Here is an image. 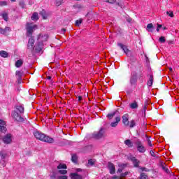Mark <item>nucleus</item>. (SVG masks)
<instances>
[{"instance_id":"obj_1","label":"nucleus","mask_w":179,"mask_h":179,"mask_svg":"<svg viewBox=\"0 0 179 179\" xmlns=\"http://www.w3.org/2000/svg\"><path fill=\"white\" fill-rule=\"evenodd\" d=\"M34 135L35 138L41 141L42 142H47L48 143H54V138H50L48 136L40 132V131H35L34 132Z\"/></svg>"},{"instance_id":"obj_2","label":"nucleus","mask_w":179,"mask_h":179,"mask_svg":"<svg viewBox=\"0 0 179 179\" xmlns=\"http://www.w3.org/2000/svg\"><path fill=\"white\" fill-rule=\"evenodd\" d=\"M106 136H107V135L106 134V129L101 128L99 131H94V133H92L91 138H92L93 139H96V141H99L100 139L106 138Z\"/></svg>"},{"instance_id":"obj_3","label":"nucleus","mask_w":179,"mask_h":179,"mask_svg":"<svg viewBox=\"0 0 179 179\" xmlns=\"http://www.w3.org/2000/svg\"><path fill=\"white\" fill-rule=\"evenodd\" d=\"M37 29V25L34 24L33 23H27V37H31L33 36V31Z\"/></svg>"},{"instance_id":"obj_4","label":"nucleus","mask_w":179,"mask_h":179,"mask_svg":"<svg viewBox=\"0 0 179 179\" xmlns=\"http://www.w3.org/2000/svg\"><path fill=\"white\" fill-rule=\"evenodd\" d=\"M136 145L137 146V150L140 153H145V152H146V148H145V146H143V144H142V141L141 140H136Z\"/></svg>"},{"instance_id":"obj_5","label":"nucleus","mask_w":179,"mask_h":179,"mask_svg":"<svg viewBox=\"0 0 179 179\" xmlns=\"http://www.w3.org/2000/svg\"><path fill=\"white\" fill-rule=\"evenodd\" d=\"M11 115L13 118L17 122H23V121H24V119H23L22 116L20 115V114L17 112H16V110L13 111Z\"/></svg>"},{"instance_id":"obj_6","label":"nucleus","mask_w":179,"mask_h":179,"mask_svg":"<svg viewBox=\"0 0 179 179\" xmlns=\"http://www.w3.org/2000/svg\"><path fill=\"white\" fill-rule=\"evenodd\" d=\"M58 169V173L59 174L65 175L66 173H68V171H66V165L65 164H60L57 166Z\"/></svg>"},{"instance_id":"obj_7","label":"nucleus","mask_w":179,"mask_h":179,"mask_svg":"<svg viewBox=\"0 0 179 179\" xmlns=\"http://www.w3.org/2000/svg\"><path fill=\"white\" fill-rule=\"evenodd\" d=\"M10 31L12 29L9 27H6L4 29L0 27V34H3V36H8Z\"/></svg>"},{"instance_id":"obj_8","label":"nucleus","mask_w":179,"mask_h":179,"mask_svg":"<svg viewBox=\"0 0 179 179\" xmlns=\"http://www.w3.org/2000/svg\"><path fill=\"white\" fill-rule=\"evenodd\" d=\"M3 142L6 145H9V143H12V135L10 134H8L4 136L3 138Z\"/></svg>"},{"instance_id":"obj_9","label":"nucleus","mask_w":179,"mask_h":179,"mask_svg":"<svg viewBox=\"0 0 179 179\" xmlns=\"http://www.w3.org/2000/svg\"><path fill=\"white\" fill-rule=\"evenodd\" d=\"M122 123L125 127H129V115L124 114L122 117Z\"/></svg>"},{"instance_id":"obj_10","label":"nucleus","mask_w":179,"mask_h":179,"mask_svg":"<svg viewBox=\"0 0 179 179\" xmlns=\"http://www.w3.org/2000/svg\"><path fill=\"white\" fill-rule=\"evenodd\" d=\"M108 169L110 171V174H115V166H114V164L108 162Z\"/></svg>"},{"instance_id":"obj_11","label":"nucleus","mask_w":179,"mask_h":179,"mask_svg":"<svg viewBox=\"0 0 179 179\" xmlns=\"http://www.w3.org/2000/svg\"><path fill=\"white\" fill-rule=\"evenodd\" d=\"M70 178L71 179H83L82 175L78 174V173H72L70 174Z\"/></svg>"},{"instance_id":"obj_12","label":"nucleus","mask_w":179,"mask_h":179,"mask_svg":"<svg viewBox=\"0 0 179 179\" xmlns=\"http://www.w3.org/2000/svg\"><path fill=\"white\" fill-rule=\"evenodd\" d=\"M5 121L0 120V132H6V127Z\"/></svg>"},{"instance_id":"obj_13","label":"nucleus","mask_w":179,"mask_h":179,"mask_svg":"<svg viewBox=\"0 0 179 179\" xmlns=\"http://www.w3.org/2000/svg\"><path fill=\"white\" fill-rule=\"evenodd\" d=\"M138 81V78H136V75H132L130 78V85L134 86Z\"/></svg>"},{"instance_id":"obj_14","label":"nucleus","mask_w":179,"mask_h":179,"mask_svg":"<svg viewBox=\"0 0 179 179\" xmlns=\"http://www.w3.org/2000/svg\"><path fill=\"white\" fill-rule=\"evenodd\" d=\"M0 156H1V159H3V161L1 162V164H2V166H3V167H5V159H6V156H8V154L3 153V152L0 151Z\"/></svg>"},{"instance_id":"obj_15","label":"nucleus","mask_w":179,"mask_h":179,"mask_svg":"<svg viewBox=\"0 0 179 179\" xmlns=\"http://www.w3.org/2000/svg\"><path fill=\"white\" fill-rule=\"evenodd\" d=\"M15 110V111L17 113H20V114H23L24 113V107H23L22 106H16Z\"/></svg>"},{"instance_id":"obj_16","label":"nucleus","mask_w":179,"mask_h":179,"mask_svg":"<svg viewBox=\"0 0 179 179\" xmlns=\"http://www.w3.org/2000/svg\"><path fill=\"white\" fill-rule=\"evenodd\" d=\"M115 120L116 122H112L110 124V126L112 127V128H115V127L118 125V123L120 122V121H121V117L120 116H117L116 117Z\"/></svg>"},{"instance_id":"obj_17","label":"nucleus","mask_w":179,"mask_h":179,"mask_svg":"<svg viewBox=\"0 0 179 179\" xmlns=\"http://www.w3.org/2000/svg\"><path fill=\"white\" fill-rule=\"evenodd\" d=\"M118 46L120 47V48H122V50H123L124 52H125V54L128 55V52H129V50H128V48H127V46H125V45H123L122 43H118Z\"/></svg>"},{"instance_id":"obj_18","label":"nucleus","mask_w":179,"mask_h":179,"mask_svg":"<svg viewBox=\"0 0 179 179\" xmlns=\"http://www.w3.org/2000/svg\"><path fill=\"white\" fill-rule=\"evenodd\" d=\"M33 45H34V38H30L28 41L27 48L29 49L33 48Z\"/></svg>"},{"instance_id":"obj_19","label":"nucleus","mask_w":179,"mask_h":179,"mask_svg":"<svg viewBox=\"0 0 179 179\" xmlns=\"http://www.w3.org/2000/svg\"><path fill=\"white\" fill-rule=\"evenodd\" d=\"M0 57L2 58H8L9 57V53L5 50L0 51Z\"/></svg>"},{"instance_id":"obj_20","label":"nucleus","mask_w":179,"mask_h":179,"mask_svg":"<svg viewBox=\"0 0 179 179\" xmlns=\"http://www.w3.org/2000/svg\"><path fill=\"white\" fill-rule=\"evenodd\" d=\"M153 29H154V27H153L152 23H150V24H147V28H146L147 31L152 33V31H153Z\"/></svg>"},{"instance_id":"obj_21","label":"nucleus","mask_w":179,"mask_h":179,"mask_svg":"<svg viewBox=\"0 0 179 179\" xmlns=\"http://www.w3.org/2000/svg\"><path fill=\"white\" fill-rule=\"evenodd\" d=\"M131 162H133L134 167H139V162L138 159H136V158L132 157Z\"/></svg>"},{"instance_id":"obj_22","label":"nucleus","mask_w":179,"mask_h":179,"mask_svg":"<svg viewBox=\"0 0 179 179\" xmlns=\"http://www.w3.org/2000/svg\"><path fill=\"white\" fill-rule=\"evenodd\" d=\"M48 38V34H45L44 36L41 34L38 36V39L41 40V41H47Z\"/></svg>"},{"instance_id":"obj_23","label":"nucleus","mask_w":179,"mask_h":179,"mask_svg":"<svg viewBox=\"0 0 179 179\" xmlns=\"http://www.w3.org/2000/svg\"><path fill=\"white\" fill-rule=\"evenodd\" d=\"M148 86H149L150 87L153 85V75L151 74L150 76V78L149 80L147 83Z\"/></svg>"},{"instance_id":"obj_24","label":"nucleus","mask_w":179,"mask_h":179,"mask_svg":"<svg viewBox=\"0 0 179 179\" xmlns=\"http://www.w3.org/2000/svg\"><path fill=\"white\" fill-rule=\"evenodd\" d=\"M124 143L127 145V146H128V148H132V146H134L132 141H131L129 139L124 141Z\"/></svg>"},{"instance_id":"obj_25","label":"nucleus","mask_w":179,"mask_h":179,"mask_svg":"<svg viewBox=\"0 0 179 179\" xmlns=\"http://www.w3.org/2000/svg\"><path fill=\"white\" fill-rule=\"evenodd\" d=\"M130 108H132V110L135 108H138V103L136 101H134L129 104Z\"/></svg>"},{"instance_id":"obj_26","label":"nucleus","mask_w":179,"mask_h":179,"mask_svg":"<svg viewBox=\"0 0 179 179\" xmlns=\"http://www.w3.org/2000/svg\"><path fill=\"white\" fill-rule=\"evenodd\" d=\"M145 138H147L146 142H147L148 146L152 148V146H153V145L152 144V141L150 140V136L146 135Z\"/></svg>"},{"instance_id":"obj_27","label":"nucleus","mask_w":179,"mask_h":179,"mask_svg":"<svg viewBox=\"0 0 179 179\" xmlns=\"http://www.w3.org/2000/svg\"><path fill=\"white\" fill-rule=\"evenodd\" d=\"M22 65H23V60H22V59L17 60L15 62L16 68H20V66H22Z\"/></svg>"},{"instance_id":"obj_28","label":"nucleus","mask_w":179,"mask_h":179,"mask_svg":"<svg viewBox=\"0 0 179 179\" xmlns=\"http://www.w3.org/2000/svg\"><path fill=\"white\" fill-rule=\"evenodd\" d=\"M1 16H2L3 19L5 20V22H8V20H9V18L8 17V13L3 12L1 14Z\"/></svg>"},{"instance_id":"obj_29","label":"nucleus","mask_w":179,"mask_h":179,"mask_svg":"<svg viewBox=\"0 0 179 179\" xmlns=\"http://www.w3.org/2000/svg\"><path fill=\"white\" fill-rule=\"evenodd\" d=\"M42 48H43L42 43H40L37 46L35 47V50H36V51H37V52H40V51H41Z\"/></svg>"},{"instance_id":"obj_30","label":"nucleus","mask_w":179,"mask_h":179,"mask_svg":"<svg viewBox=\"0 0 179 179\" xmlns=\"http://www.w3.org/2000/svg\"><path fill=\"white\" fill-rule=\"evenodd\" d=\"M31 20H38V13H34L31 16Z\"/></svg>"},{"instance_id":"obj_31","label":"nucleus","mask_w":179,"mask_h":179,"mask_svg":"<svg viewBox=\"0 0 179 179\" xmlns=\"http://www.w3.org/2000/svg\"><path fill=\"white\" fill-rule=\"evenodd\" d=\"M15 76L17 78H22V76H23V71H17L15 72Z\"/></svg>"},{"instance_id":"obj_32","label":"nucleus","mask_w":179,"mask_h":179,"mask_svg":"<svg viewBox=\"0 0 179 179\" xmlns=\"http://www.w3.org/2000/svg\"><path fill=\"white\" fill-rule=\"evenodd\" d=\"M40 15L42 16L43 19H47V13H45V10H42L40 12Z\"/></svg>"},{"instance_id":"obj_33","label":"nucleus","mask_w":179,"mask_h":179,"mask_svg":"<svg viewBox=\"0 0 179 179\" xmlns=\"http://www.w3.org/2000/svg\"><path fill=\"white\" fill-rule=\"evenodd\" d=\"M135 125H136V122L134 120H132L131 121H130V122H129V128H134Z\"/></svg>"},{"instance_id":"obj_34","label":"nucleus","mask_w":179,"mask_h":179,"mask_svg":"<svg viewBox=\"0 0 179 179\" xmlns=\"http://www.w3.org/2000/svg\"><path fill=\"white\" fill-rule=\"evenodd\" d=\"M71 160L73 163H77L78 162V156L76 155H73L71 157Z\"/></svg>"},{"instance_id":"obj_35","label":"nucleus","mask_w":179,"mask_h":179,"mask_svg":"<svg viewBox=\"0 0 179 179\" xmlns=\"http://www.w3.org/2000/svg\"><path fill=\"white\" fill-rule=\"evenodd\" d=\"M150 154L151 155V156H152V157H156L157 159V157H159V155H157V152L155 153V152H153V150H150Z\"/></svg>"},{"instance_id":"obj_36","label":"nucleus","mask_w":179,"mask_h":179,"mask_svg":"<svg viewBox=\"0 0 179 179\" xmlns=\"http://www.w3.org/2000/svg\"><path fill=\"white\" fill-rule=\"evenodd\" d=\"M114 115H115V112L113 113H109L108 114L107 117L109 120H112L113 117H114Z\"/></svg>"},{"instance_id":"obj_37","label":"nucleus","mask_w":179,"mask_h":179,"mask_svg":"<svg viewBox=\"0 0 179 179\" xmlns=\"http://www.w3.org/2000/svg\"><path fill=\"white\" fill-rule=\"evenodd\" d=\"M19 4H20V6H21V8H26V4L24 3V1H20Z\"/></svg>"},{"instance_id":"obj_38","label":"nucleus","mask_w":179,"mask_h":179,"mask_svg":"<svg viewBox=\"0 0 179 179\" xmlns=\"http://www.w3.org/2000/svg\"><path fill=\"white\" fill-rule=\"evenodd\" d=\"M159 43H161L162 44L166 43V38H164V36H161L159 38Z\"/></svg>"},{"instance_id":"obj_39","label":"nucleus","mask_w":179,"mask_h":179,"mask_svg":"<svg viewBox=\"0 0 179 179\" xmlns=\"http://www.w3.org/2000/svg\"><path fill=\"white\" fill-rule=\"evenodd\" d=\"M64 0H56V5L57 6H59L60 5H62V2H63Z\"/></svg>"},{"instance_id":"obj_40","label":"nucleus","mask_w":179,"mask_h":179,"mask_svg":"<svg viewBox=\"0 0 179 179\" xmlns=\"http://www.w3.org/2000/svg\"><path fill=\"white\" fill-rule=\"evenodd\" d=\"M103 2H108V3H115L117 2V0H102Z\"/></svg>"},{"instance_id":"obj_41","label":"nucleus","mask_w":179,"mask_h":179,"mask_svg":"<svg viewBox=\"0 0 179 179\" xmlns=\"http://www.w3.org/2000/svg\"><path fill=\"white\" fill-rule=\"evenodd\" d=\"M140 179H148V176L143 173L140 176Z\"/></svg>"},{"instance_id":"obj_42","label":"nucleus","mask_w":179,"mask_h":179,"mask_svg":"<svg viewBox=\"0 0 179 179\" xmlns=\"http://www.w3.org/2000/svg\"><path fill=\"white\" fill-rule=\"evenodd\" d=\"M82 22H83V20H82V19L77 20L76 21V26H79L80 24H82Z\"/></svg>"},{"instance_id":"obj_43","label":"nucleus","mask_w":179,"mask_h":179,"mask_svg":"<svg viewBox=\"0 0 179 179\" xmlns=\"http://www.w3.org/2000/svg\"><path fill=\"white\" fill-rule=\"evenodd\" d=\"M166 14L169 15V16H170V17H174V13H173V11H167Z\"/></svg>"},{"instance_id":"obj_44","label":"nucleus","mask_w":179,"mask_h":179,"mask_svg":"<svg viewBox=\"0 0 179 179\" xmlns=\"http://www.w3.org/2000/svg\"><path fill=\"white\" fill-rule=\"evenodd\" d=\"M162 170L167 173H169V169L166 168V166H164V165H162Z\"/></svg>"},{"instance_id":"obj_45","label":"nucleus","mask_w":179,"mask_h":179,"mask_svg":"<svg viewBox=\"0 0 179 179\" xmlns=\"http://www.w3.org/2000/svg\"><path fill=\"white\" fill-rule=\"evenodd\" d=\"M58 179H68V176H60L57 177Z\"/></svg>"},{"instance_id":"obj_46","label":"nucleus","mask_w":179,"mask_h":179,"mask_svg":"<svg viewBox=\"0 0 179 179\" xmlns=\"http://www.w3.org/2000/svg\"><path fill=\"white\" fill-rule=\"evenodd\" d=\"M88 164H90V166H93L94 164V162L93 161V159L88 160Z\"/></svg>"},{"instance_id":"obj_47","label":"nucleus","mask_w":179,"mask_h":179,"mask_svg":"<svg viewBox=\"0 0 179 179\" xmlns=\"http://www.w3.org/2000/svg\"><path fill=\"white\" fill-rule=\"evenodd\" d=\"M0 6H6V1H1Z\"/></svg>"},{"instance_id":"obj_48","label":"nucleus","mask_w":179,"mask_h":179,"mask_svg":"<svg viewBox=\"0 0 179 179\" xmlns=\"http://www.w3.org/2000/svg\"><path fill=\"white\" fill-rule=\"evenodd\" d=\"M17 80L18 83H22V77H17Z\"/></svg>"},{"instance_id":"obj_49","label":"nucleus","mask_w":179,"mask_h":179,"mask_svg":"<svg viewBox=\"0 0 179 179\" xmlns=\"http://www.w3.org/2000/svg\"><path fill=\"white\" fill-rule=\"evenodd\" d=\"M141 169L142 170V171H149V169H148L145 167H142V168H141Z\"/></svg>"},{"instance_id":"obj_50","label":"nucleus","mask_w":179,"mask_h":179,"mask_svg":"<svg viewBox=\"0 0 179 179\" xmlns=\"http://www.w3.org/2000/svg\"><path fill=\"white\" fill-rule=\"evenodd\" d=\"M127 174H128V172H125L124 173H122V174H121V177H122V178H124V177H125Z\"/></svg>"},{"instance_id":"obj_51","label":"nucleus","mask_w":179,"mask_h":179,"mask_svg":"<svg viewBox=\"0 0 179 179\" xmlns=\"http://www.w3.org/2000/svg\"><path fill=\"white\" fill-rule=\"evenodd\" d=\"M157 26L158 29H162V24H157Z\"/></svg>"},{"instance_id":"obj_52","label":"nucleus","mask_w":179,"mask_h":179,"mask_svg":"<svg viewBox=\"0 0 179 179\" xmlns=\"http://www.w3.org/2000/svg\"><path fill=\"white\" fill-rule=\"evenodd\" d=\"M112 179H120V178L117 176H115L112 178Z\"/></svg>"},{"instance_id":"obj_53","label":"nucleus","mask_w":179,"mask_h":179,"mask_svg":"<svg viewBox=\"0 0 179 179\" xmlns=\"http://www.w3.org/2000/svg\"><path fill=\"white\" fill-rule=\"evenodd\" d=\"M82 99H83V97L79 96H78V101H82Z\"/></svg>"},{"instance_id":"obj_54","label":"nucleus","mask_w":179,"mask_h":179,"mask_svg":"<svg viewBox=\"0 0 179 179\" xmlns=\"http://www.w3.org/2000/svg\"><path fill=\"white\" fill-rule=\"evenodd\" d=\"M76 171H77L78 173H80V171H82V169H76Z\"/></svg>"},{"instance_id":"obj_55","label":"nucleus","mask_w":179,"mask_h":179,"mask_svg":"<svg viewBox=\"0 0 179 179\" xmlns=\"http://www.w3.org/2000/svg\"><path fill=\"white\" fill-rule=\"evenodd\" d=\"M117 173H122V169H119L117 170Z\"/></svg>"},{"instance_id":"obj_56","label":"nucleus","mask_w":179,"mask_h":179,"mask_svg":"<svg viewBox=\"0 0 179 179\" xmlns=\"http://www.w3.org/2000/svg\"><path fill=\"white\" fill-rule=\"evenodd\" d=\"M62 33H65V31H66V29H62Z\"/></svg>"},{"instance_id":"obj_57","label":"nucleus","mask_w":179,"mask_h":179,"mask_svg":"<svg viewBox=\"0 0 179 179\" xmlns=\"http://www.w3.org/2000/svg\"><path fill=\"white\" fill-rule=\"evenodd\" d=\"M169 71H170V72H173V68L170 67Z\"/></svg>"},{"instance_id":"obj_58","label":"nucleus","mask_w":179,"mask_h":179,"mask_svg":"<svg viewBox=\"0 0 179 179\" xmlns=\"http://www.w3.org/2000/svg\"><path fill=\"white\" fill-rule=\"evenodd\" d=\"M157 31H158V32L160 31V28H158V27H157Z\"/></svg>"},{"instance_id":"obj_59","label":"nucleus","mask_w":179,"mask_h":179,"mask_svg":"<svg viewBox=\"0 0 179 179\" xmlns=\"http://www.w3.org/2000/svg\"><path fill=\"white\" fill-rule=\"evenodd\" d=\"M143 110H144V111H146V106H145L143 107Z\"/></svg>"},{"instance_id":"obj_60","label":"nucleus","mask_w":179,"mask_h":179,"mask_svg":"<svg viewBox=\"0 0 179 179\" xmlns=\"http://www.w3.org/2000/svg\"><path fill=\"white\" fill-rule=\"evenodd\" d=\"M163 30H167V28H166V27H164L163 28Z\"/></svg>"},{"instance_id":"obj_61","label":"nucleus","mask_w":179,"mask_h":179,"mask_svg":"<svg viewBox=\"0 0 179 179\" xmlns=\"http://www.w3.org/2000/svg\"><path fill=\"white\" fill-rule=\"evenodd\" d=\"M48 79L50 80H51V76H48Z\"/></svg>"},{"instance_id":"obj_62","label":"nucleus","mask_w":179,"mask_h":179,"mask_svg":"<svg viewBox=\"0 0 179 179\" xmlns=\"http://www.w3.org/2000/svg\"><path fill=\"white\" fill-rule=\"evenodd\" d=\"M12 1V2H15V1H16V0H11Z\"/></svg>"},{"instance_id":"obj_63","label":"nucleus","mask_w":179,"mask_h":179,"mask_svg":"<svg viewBox=\"0 0 179 179\" xmlns=\"http://www.w3.org/2000/svg\"><path fill=\"white\" fill-rule=\"evenodd\" d=\"M76 1H80V0H76Z\"/></svg>"}]
</instances>
